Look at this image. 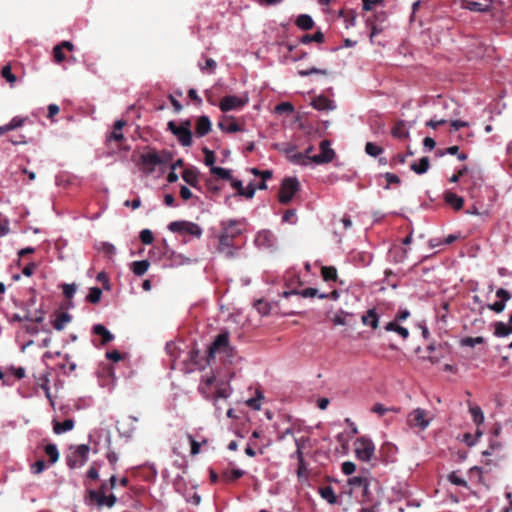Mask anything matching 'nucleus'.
I'll return each mask as SVG.
<instances>
[{"mask_svg":"<svg viewBox=\"0 0 512 512\" xmlns=\"http://www.w3.org/2000/svg\"><path fill=\"white\" fill-rule=\"evenodd\" d=\"M243 220L228 219L220 222V231L217 235L218 245L216 250L228 259L235 258L238 255L240 247L234 244V239L242 235L241 225Z\"/></svg>","mask_w":512,"mask_h":512,"instance_id":"f257e3e1","label":"nucleus"},{"mask_svg":"<svg viewBox=\"0 0 512 512\" xmlns=\"http://www.w3.org/2000/svg\"><path fill=\"white\" fill-rule=\"evenodd\" d=\"M9 321L20 323V328L16 332V342L20 345L21 351L32 345V339L24 341L25 334L31 332L32 316L27 308H23L21 312L13 313Z\"/></svg>","mask_w":512,"mask_h":512,"instance_id":"f03ea898","label":"nucleus"},{"mask_svg":"<svg viewBox=\"0 0 512 512\" xmlns=\"http://www.w3.org/2000/svg\"><path fill=\"white\" fill-rule=\"evenodd\" d=\"M27 254H32V247L28 246L18 251L17 258L9 265L8 273L13 281H19L21 275L32 276V259H24Z\"/></svg>","mask_w":512,"mask_h":512,"instance_id":"7ed1b4c3","label":"nucleus"},{"mask_svg":"<svg viewBox=\"0 0 512 512\" xmlns=\"http://www.w3.org/2000/svg\"><path fill=\"white\" fill-rule=\"evenodd\" d=\"M320 153L312 154L314 151V147L312 145L308 146L303 154L307 157L308 162L311 165H322L327 164L333 161L335 158V151L331 148V144L328 140H322L319 145Z\"/></svg>","mask_w":512,"mask_h":512,"instance_id":"20e7f679","label":"nucleus"},{"mask_svg":"<svg viewBox=\"0 0 512 512\" xmlns=\"http://www.w3.org/2000/svg\"><path fill=\"white\" fill-rule=\"evenodd\" d=\"M170 160L168 153L159 154L156 150H150L140 156L141 170L150 175L155 172L157 166L167 163Z\"/></svg>","mask_w":512,"mask_h":512,"instance_id":"39448f33","label":"nucleus"},{"mask_svg":"<svg viewBox=\"0 0 512 512\" xmlns=\"http://www.w3.org/2000/svg\"><path fill=\"white\" fill-rule=\"evenodd\" d=\"M70 452L66 456V463L69 468L75 469L82 467L88 460L90 447L87 444L70 446Z\"/></svg>","mask_w":512,"mask_h":512,"instance_id":"423d86ee","label":"nucleus"},{"mask_svg":"<svg viewBox=\"0 0 512 512\" xmlns=\"http://www.w3.org/2000/svg\"><path fill=\"white\" fill-rule=\"evenodd\" d=\"M167 126L168 130L177 137L182 146L189 147L192 145V133L189 120L181 122L180 125H176L174 121H169Z\"/></svg>","mask_w":512,"mask_h":512,"instance_id":"0eeeda50","label":"nucleus"},{"mask_svg":"<svg viewBox=\"0 0 512 512\" xmlns=\"http://www.w3.org/2000/svg\"><path fill=\"white\" fill-rule=\"evenodd\" d=\"M168 229L173 233H178L181 235L187 234L198 239L203 234V230L198 224L185 220L173 221L169 223Z\"/></svg>","mask_w":512,"mask_h":512,"instance_id":"6e6552de","label":"nucleus"},{"mask_svg":"<svg viewBox=\"0 0 512 512\" xmlns=\"http://www.w3.org/2000/svg\"><path fill=\"white\" fill-rule=\"evenodd\" d=\"M354 450L358 459L368 462L375 452V445L370 438L360 437L354 442Z\"/></svg>","mask_w":512,"mask_h":512,"instance_id":"1a4fd4ad","label":"nucleus"},{"mask_svg":"<svg viewBox=\"0 0 512 512\" xmlns=\"http://www.w3.org/2000/svg\"><path fill=\"white\" fill-rule=\"evenodd\" d=\"M107 484L103 483L99 490H90L89 498L91 501L95 502L99 508L108 507L112 508L116 501L117 497L114 494L106 495Z\"/></svg>","mask_w":512,"mask_h":512,"instance_id":"9d476101","label":"nucleus"},{"mask_svg":"<svg viewBox=\"0 0 512 512\" xmlns=\"http://www.w3.org/2000/svg\"><path fill=\"white\" fill-rule=\"evenodd\" d=\"M299 190V181L295 177L285 178L279 190V202L288 204Z\"/></svg>","mask_w":512,"mask_h":512,"instance_id":"9b49d317","label":"nucleus"},{"mask_svg":"<svg viewBox=\"0 0 512 512\" xmlns=\"http://www.w3.org/2000/svg\"><path fill=\"white\" fill-rule=\"evenodd\" d=\"M248 102V97H238L236 95H227L223 97L219 103V108L222 112H229L239 110L244 107Z\"/></svg>","mask_w":512,"mask_h":512,"instance_id":"f8f14e48","label":"nucleus"},{"mask_svg":"<svg viewBox=\"0 0 512 512\" xmlns=\"http://www.w3.org/2000/svg\"><path fill=\"white\" fill-rule=\"evenodd\" d=\"M407 422L411 427H419L420 429H426L430 420L427 418V412L422 408H416L412 410L407 417Z\"/></svg>","mask_w":512,"mask_h":512,"instance_id":"ddd939ff","label":"nucleus"},{"mask_svg":"<svg viewBox=\"0 0 512 512\" xmlns=\"http://www.w3.org/2000/svg\"><path fill=\"white\" fill-rule=\"evenodd\" d=\"M277 238L270 230L259 231L254 239L255 245L260 249H273L276 246Z\"/></svg>","mask_w":512,"mask_h":512,"instance_id":"4468645a","label":"nucleus"},{"mask_svg":"<svg viewBox=\"0 0 512 512\" xmlns=\"http://www.w3.org/2000/svg\"><path fill=\"white\" fill-rule=\"evenodd\" d=\"M229 333L227 331L218 334L209 348V354L212 356L215 353L228 352L230 350Z\"/></svg>","mask_w":512,"mask_h":512,"instance_id":"2eb2a0df","label":"nucleus"},{"mask_svg":"<svg viewBox=\"0 0 512 512\" xmlns=\"http://www.w3.org/2000/svg\"><path fill=\"white\" fill-rule=\"evenodd\" d=\"M231 187L236 190L235 196L245 197L246 199H252L256 192V187L250 183L248 186L244 187L243 182L239 179L231 177L229 179Z\"/></svg>","mask_w":512,"mask_h":512,"instance_id":"dca6fc26","label":"nucleus"},{"mask_svg":"<svg viewBox=\"0 0 512 512\" xmlns=\"http://www.w3.org/2000/svg\"><path fill=\"white\" fill-rule=\"evenodd\" d=\"M494 336L498 338L507 337L512 334V314L507 323L498 321L494 323Z\"/></svg>","mask_w":512,"mask_h":512,"instance_id":"f3484780","label":"nucleus"},{"mask_svg":"<svg viewBox=\"0 0 512 512\" xmlns=\"http://www.w3.org/2000/svg\"><path fill=\"white\" fill-rule=\"evenodd\" d=\"M347 483L352 488H360L362 490L363 496H367L369 494L370 482L367 477L353 476L348 479Z\"/></svg>","mask_w":512,"mask_h":512,"instance_id":"a211bd4d","label":"nucleus"},{"mask_svg":"<svg viewBox=\"0 0 512 512\" xmlns=\"http://www.w3.org/2000/svg\"><path fill=\"white\" fill-rule=\"evenodd\" d=\"M380 315L377 313L376 308L369 309L365 314L362 315L361 321L363 325L369 326L372 329H377L379 326Z\"/></svg>","mask_w":512,"mask_h":512,"instance_id":"6ab92c4d","label":"nucleus"},{"mask_svg":"<svg viewBox=\"0 0 512 512\" xmlns=\"http://www.w3.org/2000/svg\"><path fill=\"white\" fill-rule=\"evenodd\" d=\"M312 105L319 111H331L336 108L335 102L325 96H319L315 98L312 102Z\"/></svg>","mask_w":512,"mask_h":512,"instance_id":"aec40b11","label":"nucleus"},{"mask_svg":"<svg viewBox=\"0 0 512 512\" xmlns=\"http://www.w3.org/2000/svg\"><path fill=\"white\" fill-rule=\"evenodd\" d=\"M211 130V121L208 116L203 115L198 118L196 123L195 133L197 137H203L207 135Z\"/></svg>","mask_w":512,"mask_h":512,"instance_id":"412c9836","label":"nucleus"},{"mask_svg":"<svg viewBox=\"0 0 512 512\" xmlns=\"http://www.w3.org/2000/svg\"><path fill=\"white\" fill-rule=\"evenodd\" d=\"M444 200L448 205H450L455 210H460L464 204L463 197L458 196L456 193L451 191H446L444 193Z\"/></svg>","mask_w":512,"mask_h":512,"instance_id":"4be33fe9","label":"nucleus"},{"mask_svg":"<svg viewBox=\"0 0 512 512\" xmlns=\"http://www.w3.org/2000/svg\"><path fill=\"white\" fill-rule=\"evenodd\" d=\"M126 125V121L124 120H117L114 123V130L107 135L106 140L107 141H122L124 139V134L122 133L123 127Z\"/></svg>","mask_w":512,"mask_h":512,"instance_id":"5701e85b","label":"nucleus"},{"mask_svg":"<svg viewBox=\"0 0 512 512\" xmlns=\"http://www.w3.org/2000/svg\"><path fill=\"white\" fill-rule=\"evenodd\" d=\"M27 119H28L27 117L24 118L21 116L13 117L9 123L0 126V136L4 135L5 133H7L9 131H12V130H15V129L21 127Z\"/></svg>","mask_w":512,"mask_h":512,"instance_id":"b1692460","label":"nucleus"},{"mask_svg":"<svg viewBox=\"0 0 512 512\" xmlns=\"http://www.w3.org/2000/svg\"><path fill=\"white\" fill-rule=\"evenodd\" d=\"M95 335L102 337V344L105 345L114 340V335L102 324H96L92 328Z\"/></svg>","mask_w":512,"mask_h":512,"instance_id":"393cba45","label":"nucleus"},{"mask_svg":"<svg viewBox=\"0 0 512 512\" xmlns=\"http://www.w3.org/2000/svg\"><path fill=\"white\" fill-rule=\"evenodd\" d=\"M72 321V316L68 312L59 313L52 321L55 330L62 331L65 326Z\"/></svg>","mask_w":512,"mask_h":512,"instance_id":"a878e982","label":"nucleus"},{"mask_svg":"<svg viewBox=\"0 0 512 512\" xmlns=\"http://www.w3.org/2000/svg\"><path fill=\"white\" fill-rule=\"evenodd\" d=\"M45 455L48 457V465H54L59 459V450L56 444H47L44 447Z\"/></svg>","mask_w":512,"mask_h":512,"instance_id":"bb28decb","label":"nucleus"},{"mask_svg":"<svg viewBox=\"0 0 512 512\" xmlns=\"http://www.w3.org/2000/svg\"><path fill=\"white\" fill-rule=\"evenodd\" d=\"M198 170L195 168L185 169L182 173V179L190 186L196 188L198 184Z\"/></svg>","mask_w":512,"mask_h":512,"instance_id":"cd10ccee","label":"nucleus"},{"mask_svg":"<svg viewBox=\"0 0 512 512\" xmlns=\"http://www.w3.org/2000/svg\"><path fill=\"white\" fill-rule=\"evenodd\" d=\"M73 428L74 421L72 419H65L63 422L54 421L53 432L59 435L71 431Z\"/></svg>","mask_w":512,"mask_h":512,"instance_id":"c85d7f7f","label":"nucleus"},{"mask_svg":"<svg viewBox=\"0 0 512 512\" xmlns=\"http://www.w3.org/2000/svg\"><path fill=\"white\" fill-rule=\"evenodd\" d=\"M288 160L294 164L303 167L310 166L311 164L308 162L307 157L303 154V152L290 153L287 151Z\"/></svg>","mask_w":512,"mask_h":512,"instance_id":"c756f323","label":"nucleus"},{"mask_svg":"<svg viewBox=\"0 0 512 512\" xmlns=\"http://www.w3.org/2000/svg\"><path fill=\"white\" fill-rule=\"evenodd\" d=\"M430 161L428 157H422L418 162H414L411 164L410 168L416 174L422 175L426 173L429 169Z\"/></svg>","mask_w":512,"mask_h":512,"instance_id":"7c9ffc66","label":"nucleus"},{"mask_svg":"<svg viewBox=\"0 0 512 512\" xmlns=\"http://www.w3.org/2000/svg\"><path fill=\"white\" fill-rule=\"evenodd\" d=\"M294 441H295L296 451L293 454H291L290 457L296 458V459L304 458L303 449L306 447V444L309 442V438L303 436L300 438H295Z\"/></svg>","mask_w":512,"mask_h":512,"instance_id":"2f4dec72","label":"nucleus"},{"mask_svg":"<svg viewBox=\"0 0 512 512\" xmlns=\"http://www.w3.org/2000/svg\"><path fill=\"white\" fill-rule=\"evenodd\" d=\"M386 331L396 332L403 339H407L409 337V331L407 328L400 326L396 321H390L385 325Z\"/></svg>","mask_w":512,"mask_h":512,"instance_id":"473e14b6","label":"nucleus"},{"mask_svg":"<svg viewBox=\"0 0 512 512\" xmlns=\"http://www.w3.org/2000/svg\"><path fill=\"white\" fill-rule=\"evenodd\" d=\"M469 412L471 414L473 422L477 426H480L481 424L484 423L485 417H484V413H483V411H482L480 406L470 404L469 405Z\"/></svg>","mask_w":512,"mask_h":512,"instance_id":"72a5a7b5","label":"nucleus"},{"mask_svg":"<svg viewBox=\"0 0 512 512\" xmlns=\"http://www.w3.org/2000/svg\"><path fill=\"white\" fill-rule=\"evenodd\" d=\"M296 25L301 30H310L314 26V20L308 14H301L296 19Z\"/></svg>","mask_w":512,"mask_h":512,"instance_id":"f704fd0d","label":"nucleus"},{"mask_svg":"<svg viewBox=\"0 0 512 512\" xmlns=\"http://www.w3.org/2000/svg\"><path fill=\"white\" fill-rule=\"evenodd\" d=\"M292 293L300 294L304 298H312V297L318 296L320 299H325L328 297V295L325 293L318 294V290L316 288H312V287L303 289L300 292H297V291L286 292L285 295L292 294Z\"/></svg>","mask_w":512,"mask_h":512,"instance_id":"c9c22d12","label":"nucleus"},{"mask_svg":"<svg viewBox=\"0 0 512 512\" xmlns=\"http://www.w3.org/2000/svg\"><path fill=\"white\" fill-rule=\"evenodd\" d=\"M150 263L147 260L134 261L132 263V271L136 276L144 275L149 269Z\"/></svg>","mask_w":512,"mask_h":512,"instance_id":"e433bc0d","label":"nucleus"},{"mask_svg":"<svg viewBox=\"0 0 512 512\" xmlns=\"http://www.w3.org/2000/svg\"><path fill=\"white\" fill-rule=\"evenodd\" d=\"M321 497L326 500L329 504H335L337 502V496L331 486H325L319 489Z\"/></svg>","mask_w":512,"mask_h":512,"instance_id":"4c0bfd02","label":"nucleus"},{"mask_svg":"<svg viewBox=\"0 0 512 512\" xmlns=\"http://www.w3.org/2000/svg\"><path fill=\"white\" fill-rule=\"evenodd\" d=\"M7 373H8V377L10 380H13L14 379H17V380H20L22 378L25 377L26 375V370L24 367H15V366H9L7 369H6Z\"/></svg>","mask_w":512,"mask_h":512,"instance_id":"58836bf2","label":"nucleus"},{"mask_svg":"<svg viewBox=\"0 0 512 512\" xmlns=\"http://www.w3.org/2000/svg\"><path fill=\"white\" fill-rule=\"evenodd\" d=\"M324 34L321 31L315 32L313 35L306 34L303 35L300 39V43L309 44L311 42L323 43L324 42Z\"/></svg>","mask_w":512,"mask_h":512,"instance_id":"ea45409f","label":"nucleus"},{"mask_svg":"<svg viewBox=\"0 0 512 512\" xmlns=\"http://www.w3.org/2000/svg\"><path fill=\"white\" fill-rule=\"evenodd\" d=\"M215 382L214 374H205L201 378V383L199 385V391L201 394L206 395V388L210 387Z\"/></svg>","mask_w":512,"mask_h":512,"instance_id":"a19ab883","label":"nucleus"},{"mask_svg":"<svg viewBox=\"0 0 512 512\" xmlns=\"http://www.w3.org/2000/svg\"><path fill=\"white\" fill-rule=\"evenodd\" d=\"M321 275L324 281H336L337 279V270L332 266H323L321 269Z\"/></svg>","mask_w":512,"mask_h":512,"instance_id":"79ce46f5","label":"nucleus"},{"mask_svg":"<svg viewBox=\"0 0 512 512\" xmlns=\"http://www.w3.org/2000/svg\"><path fill=\"white\" fill-rule=\"evenodd\" d=\"M210 172L212 174H214L215 176H217L218 178L223 179V180L229 181V179H231V177H232L231 170L222 168V167H218V166L212 167Z\"/></svg>","mask_w":512,"mask_h":512,"instance_id":"37998d69","label":"nucleus"},{"mask_svg":"<svg viewBox=\"0 0 512 512\" xmlns=\"http://www.w3.org/2000/svg\"><path fill=\"white\" fill-rule=\"evenodd\" d=\"M218 127L221 131L226 133H235L243 131V129L236 122H230L229 124L219 122Z\"/></svg>","mask_w":512,"mask_h":512,"instance_id":"c03bdc74","label":"nucleus"},{"mask_svg":"<svg viewBox=\"0 0 512 512\" xmlns=\"http://www.w3.org/2000/svg\"><path fill=\"white\" fill-rule=\"evenodd\" d=\"M353 260L360 266H368L372 261V255L369 253H357L353 256Z\"/></svg>","mask_w":512,"mask_h":512,"instance_id":"a18cd8bd","label":"nucleus"},{"mask_svg":"<svg viewBox=\"0 0 512 512\" xmlns=\"http://www.w3.org/2000/svg\"><path fill=\"white\" fill-rule=\"evenodd\" d=\"M485 342L484 337H466L461 340V345L464 347H475L476 345L483 344Z\"/></svg>","mask_w":512,"mask_h":512,"instance_id":"49530a36","label":"nucleus"},{"mask_svg":"<svg viewBox=\"0 0 512 512\" xmlns=\"http://www.w3.org/2000/svg\"><path fill=\"white\" fill-rule=\"evenodd\" d=\"M448 480L450 483L454 484V485H457V486H462V487H465V488H468V483L465 479H463L459 474L458 472L456 471H453L451 472L449 475H448Z\"/></svg>","mask_w":512,"mask_h":512,"instance_id":"de8ad7c7","label":"nucleus"},{"mask_svg":"<svg viewBox=\"0 0 512 512\" xmlns=\"http://www.w3.org/2000/svg\"><path fill=\"white\" fill-rule=\"evenodd\" d=\"M365 152L371 157H378L383 153V149L373 142H367L365 145Z\"/></svg>","mask_w":512,"mask_h":512,"instance_id":"09e8293b","label":"nucleus"},{"mask_svg":"<svg viewBox=\"0 0 512 512\" xmlns=\"http://www.w3.org/2000/svg\"><path fill=\"white\" fill-rule=\"evenodd\" d=\"M465 8L475 12H486L489 10V5H484L476 1H468L465 4Z\"/></svg>","mask_w":512,"mask_h":512,"instance_id":"8fccbe9b","label":"nucleus"},{"mask_svg":"<svg viewBox=\"0 0 512 512\" xmlns=\"http://www.w3.org/2000/svg\"><path fill=\"white\" fill-rule=\"evenodd\" d=\"M483 432L478 428L475 432V435H471L469 433H465L463 435V441L468 445V446H473L476 444V442L478 441V439L482 436Z\"/></svg>","mask_w":512,"mask_h":512,"instance_id":"3c124183","label":"nucleus"},{"mask_svg":"<svg viewBox=\"0 0 512 512\" xmlns=\"http://www.w3.org/2000/svg\"><path fill=\"white\" fill-rule=\"evenodd\" d=\"M312 74H318V75L326 76V75H328V71L326 69H320V68H316V67H312L310 69H305V70H299L298 71V75L301 76V77H306V76H309V75H312Z\"/></svg>","mask_w":512,"mask_h":512,"instance_id":"603ef678","label":"nucleus"},{"mask_svg":"<svg viewBox=\"0 0 512 512\" xmlns=\"http://www.w3.org/2000/svg\"><path fill=\"white\" fill-rule=\"evenodd\" d=\"M102 291L98 287H92L90 288L89 294L87 296V301L90 303H98L101 299Z\"/></svg>","mask_w":512,"mask_h":512,"instance_id":"864d4df0","label":"nucleus"},{"mask_svg":"<svg viewBox=\"0 0 512 512\" xmlns=\"http://www.w3.org/2000/svg\"><path fill=\"white\" fill-rule=\"evenodd\" d=\"M381 450L382 451L387 450V452L389 454L385 457L386 462H394L395 461V453L397 451V448L394 445L387 443L384 446H382Z\"/></svg>","mask_w":512,"mask_h":512,"instance_id":"5fc2aeb1","label":"nucleus"},{"mask_svg":"<svg viewBox=\"0 0 512 512\" xmlns=\"http://www.w3.org/2000/svg\"><path fill=\"white\" fill-rule=\"evenodd\" d=\"M1 75L12 85L16 82V76L12 73L10 65H5L2 68Z\"/></svg>","mask_w":512,"mask_h":512,"instance_id":"6e6d98bb","label":"nucleus"},{"mask_svg":"<svg viewBox=\"0 0 512 512\" xmlns=\"http://www.w3.org/2000/svg\"><path fill=\"white\" fill-rule=\"evenodd\" d=\"M203 152H204V163L205 165L209 166L210 169L212 167H215L214 163H215V154L213 151L209 150L208 148H203Z\"/></svg>","mask_w":512,"mask_h":512,"instance_id":"4d7b16f0","label":"nucleus"},{"mask_svg":"<svg viewBox=\"0 0 512 512\" xmlns=\"http://www.w3.org/2000/svg\"><path fill=\"white\" fill-rule=\"evenodd\" d=\"M283 222H287L290 224H296L297 222V216H296V210L289 209L286 210L282 217Z\"/></svg>","mask_w":512,"mask_h":512,"instance_id":"13d9d810","label":"nucleus"},{"mask_svg":"<svg viewBox=\"0 0 512 512\" xmlns=\"http://www.w3.org/2000/svg\"><path fill=\"white\" fill-rule=\"evenodd\" d=\"M232 394V389L230 387L226 388H219L216 391L214 399H218V401H221V399L226 400L229 398Z\"/></svg>","mask_w":512,"mask_h":512,"instance_id":"bf43d9fd","label":"nucleus"},{"mask_svg":"<svg viewBox=\"0 0 512 512\" xmlns=\"http://www.w3.org/2000/svg\"><path fill=\"white\" fill-rule=\"evenodd\" d=\"M139 237L141 242L145 245H149L153 242V233L149 229H143Z\"/></svg>","mask_w":512,"mask_h":512,"instance_id":"052dcab7","label":"nucleus"},{"mask_svg":"<svg viewBox=\"0 0 512 512\" xmlns=\"http://www.w3.org/2000/svg\"><path fill=\"white\" fill-rule=\"evenodd\" d=\"M262 398H263L262 394L258 393L257 397L248 399L246 401V404L254 410H260Z\"/></svg>","mask_w":512,"mask_h":512,"instance_id":"680f3d73","label":"nucleus"},{"mask_svg":"<svg viewBox=\"0 0 512 512\" xmlns=\"http://www.w3.org/2000/svg\"><path fill=\"white\" fill-rule=\"evenodd\" d=\"M275 111L278 113H292L294 111V107L289 102H282L275 107Z\"/></svg>","mask_w":512,"mask_h":512,"instance_id":"e2e57ef3","label":"nucleus"},{"mask_svg":"<svg viewBox=\"0 0 512 512\" xmlns=\"http://www.w3.org/2000/svg\"><path fill=\"white\" fill-rule=\"evenodd\" d=\"M244 475V471L241 469H233L230 472H226L224 477H226L229 481H234L239 479Z\"/></svg>","mask_w":512,"mask_h":512,"instance_id":"0e129e2a","label":"nucleus"},{"mask_svg":"<svg viewBox=\"0 0 512 512\" xmlns=\"http://www.w3.org/2000/svg\"><path fill=\"white\" fill-rule=\"evenodd\" d=\"M341 470L345 475H351L356 470V465L351 461H345L342 463Z\"/></svg>","mask_w":512,"mask_h":512,"instance_id":"69168bd1","label":"nucleus"},{"mask_svg":"<svg viewBox=\"0 0 512 512\" xmlns=\"http://www.w3.org/2000/svg\"><path fill=\"white\" fill-rule=\"evenodd\" d=\"M77 287L75 284H64L63 285V294L66 298H72L76 293Z\"/></svg>","mask_w":512,"mask_h":512,"instance_id":"338daca9","label":"nucleus"},{"mask_svg":"<svg viewBox=\"0 0 512 512\" xmlns=\"http://www.w3.org/2000/svg\"><path fill=\"white\" fill-rule=\"evenodd\" d=\"M496 296L500 299L499 301H504L505 304L512 297L511 293L508 290L504 289V288H499L496 291Z\"/></svg>","mask_w":512,"mask_h":512,"instance_id":"774afa93","label":"nucleus"}]
</instances>
